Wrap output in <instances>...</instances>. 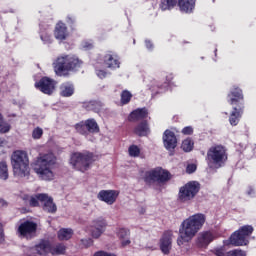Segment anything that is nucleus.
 Instances as JSON below:
<instances>
[{
	"instance_id": "nucleus-1",
	"label": "nucleus",
	"mask_w": 256,
	"mask_h": 256,
	"mask_svg": "<svg viewBox=\"0 0 256 256\" xmlns=\"http://www.w3.org/2000/svg\"><path fill=\"white\" fill-rule=\"evenodd\" d=\"M205 221H207V217L205 214L197 213L186 220H184L179 228V237L177 238V245L181 247L184 243H189L193 237L203 229L205 225Z\"/></svg>"
},
{
	"instance_id": "nucleus-2",
	"label": "nucleus",
	"mask_w": 256,
	"mask_h": 256,
	"mask_svg": "<svg viewBox=\"0 0 256 256\" xmlns=\"http://www.w3.org/2000/svg\"><path fill=\"white\" fill-rule=\"evenodd\" d=\"M57 163V157L53 153L40 154L34 161L33 169L42 181H53L55 172L53 167Z\"/></svg>"
},
{
	"instance_id": "nucleus-3",
	"label": "nucleus",
	"mask_w": 256,
	"mask_h": 256,
	"mask_svg": "<svg viewBox=\"0 0 256 256\" xmlns=\"http://www.w3.org/2000/svg\"><path fill=\"white\" fill-rule=\"evenodd\" d=\"M66 247L63 244H56L51 247V243L47 240H41L34 246H24L23 253L26 256H47L49 253L52 255H63Z\"/></svg>"
},
{
	"instance_id": "nucleus-4",
	"label": "nucleus",
	"mask_w": 256,
	"mask_h": 256,
	"mask_svg": "<svg viewBox=\"0 0 256 256\" xmlns=\"http://www.w3.org/2000/svg\"><path fill=\"white\" fill-rule=\"evenodd\" d=\"M11 165L14 177L23 179L29 177L31 169L29 168V154L23 150H16L11 155Z\"/></svg>"
},
{
	"instance_id": "nucleus-5",
	"label": "nucleus",
	"mask_w": 256,
	"mask_h": 256,
	"mask_svg": "<svg viewBox=\"0 0 256 256\" xmlns=\"http://www.w3.org/2000/svg\"><path fill=\"white\" fill-rule=\"evenodd\" d=\"M83 62L73 55H63L54 62V71L56 75L63 77L67 75V71H75L79 69Z\"/></svg>"
},
{
	"instance_id": "nucleus-6",
	"label": "nucleus",
	"mask_w": 256,
	"mask_h": 256,
	"mask_svg": "<svg viewBox=\"0 0 256 256\" xmlns=\"http://www.w3.org/2000/svg\"><path fill=\"white\" fill-rule=\"evenodd\" d=\"M206 161L210 169H221L227 161V150L221 145L210 147L207 151Z\"/></svg>"
},
{
	"instance_id": "nucleus-7",
	"label": "nucleus",
	"mask_w": 256,
	"mask_h": 256,
	"mask_svg": "<svg viewBox=\"0 0 256 256\" xmlns=\"http://www.w3.org/2000/svg\"><path fill=\"white\" fill-rule=\"evenodd\" d=\"M253 233V226L245 225L235 231L228 240L224 241V245H233L234 247H243L249 244V237Z\"/></svg>"
},
{
	"instance_id": "nucleus-8",
	"label": "nucleus",
	"mask_w": 256,
	"mask_h": 256,
	"mask_svg": "<svg viewBox=\"0 0 256 256\" xmlns=\"http://www.w3.org/2000/svg\"><path fill=\"white\" fill-rule=\"evenodd\" d=\"M91 163H93V154L89 152H76L72 154L70 158V165H72L76 171H81L82 173H85V171L89 169Z\"/></svg>"
},
{
	"instance_id": "nucleus-9",
	"label": "nucleus",
	"mask_w": 256,
	"mask_h": 256,
	"mask_svg": "<svg viewBox=\"0 0 256 256\" xmlns=\"http://www.w3.org/2000/svg\"><path fill=\"white\" fill-rule=\"evenodd\" d=\"M171 179V173L163 168H155L145 173L144 181L148 185L151 183H167Z\"/></svg>"
},
{
	"instance_id": "nucleus-10",
	"label": "nucleus",
	"mask_w": 256,
	"mask_h": 256,
	"mask_svg": "<svg viewBox=\"0 0 256 256\" xmlns=\"http://www.w3.org/2000/svg\"><path fill=\"white\" fill-rule=\"evenodd\" d=\"M199 189H201L199 182L190 181L180 188L179 199L182 201V203L191 201V199H194L195 195L199 193Z\"/></svg>"
},
{
	"instance_id": "nucleus-11",
	"label": "nucleus",
	"mask_w": 256,
	"mask_h": 256,
	"mask_svg": "<svg viewBox=\"0 0 256 256\" xmlns=\"http://www.w3.org/2000/svg\"><path fill=\"white\" fill-rule=\"evenodd\" d=\"M17 233L22 239H33L37 235V223L25 220L18 226Z\"/></svg>"
},
{
	"instance_id": "nucleus-12",
	"label": "nucleus",
	"mask_w": 256,
	"mask_h": 256,
	"mask_svg": "<svg viewBox=\"0 0 256 256\" xmlns=\"http://www.w3.org/2000/svg\"><path fill=\"white\" fill-rule=\"evenodd\" d=\"M160 250L164 255H169L171 253V249L173 247V231L168 230L165 231L160 238Z\"/></svg>"
},
{
	"instance_id": "nucleus-13",
	"label": "nucleus",
	"mask_w": 256,
	"mask_h": 256,
	"mask_svg": "<svg viewBox=\"0 0 256 256\" xmlns=\"http://www.w3.org/2000/svg\"><path fill=\"white\" fill-rule=\"evenodd\" d=\"M117 197H119V191L117 190H101L97 194V199L106 203V205H113L117 201Z\"/></svg>"
},
{
	"instance_id": "nucleus-14",
	"label": "nucleus",
	"mask_w": 256,
	"mask_h": 256,
	"mask_svg": "<svg viewBox=\"0 0 256 256\" xmlns=\"http://www.w3.org/2000/svg\"><path fill=\"white\" fill-rule=\"evenodd\" d=\"M36 89H39L45 95H51L55 91V81L50 78L44 77L40 79L38 83L35 84Z\"/></svg>"
},
{
	"instance_id": "nucleus-15",
	"label": "nucleus",
	"mask_w": 256,
	"mask_h": 256,
	"mask_svg": "<svg viewBox=\"0 0 256 256\" xmlns=\"http://www.w3.org/2000/svg\"><path fill=\"white\" fill-rule=\"evenodd\" d=\"M38 199L42 203L43 211L46 213H56L57 205L53 203V198L49 197L47 194H39Z\"/></svg>"
},
{
	"instance_id": "nucleus-16",
	"label": "nucleus",
	"mask_w": 256,
	"mask_h": 256,
	"mask_svg": "<svg viewBox=\"0 0 256 256\" xmlns=\"http://www.w3.org/2000/svg\"><path fill=\"white\" fill-rule=\"evenodd\" d=\"M163 143L167 151H173L177 147V136L171 130H166L163 134Z\"/></svg>"
},
{
	"instance_id": "nucleus-17",
	"label": "nucleus",
	"mask_w": 256,
	"mask_h": 256,
	"mask_svg": "<svg viewBox=\"0 0 256 256\" xmlns=\"http://www.w3.org/2000/svg\"><path fill=\"white\" fill-rule=\"evenodd\" d=\"M215 238V233L211 231H203L199 233L196 243L198 247H208L210 243H213V241H215Z\"/></svg>"
},
{
	"instance_id": "nucleus-18",
	"label": "nucleus",
	"mask_w": 256,
	"mask_h": 256,
	"mask_svg": "<svg viewBox=\"0 0 256 256\" xmlns=\"http://www.w3.org/2000/svg\"><path fill=\"white\" fill-rule=\"evenodd\" d=\"M54 36L55 39H57L58 41H65V39L69 37V32L67 31V26L65 25V23L58 22L56 24Z\"/></svg>"
},
{
	"instance_id": "nucleus-19",
	"label": "nucleus",
	"mask_w": 256,
	"mask_h": 256,
	"mask_svg": "<svg viewBox=\"0 0 256 256\" xmlns=\"http://www.w3.org/2000/svg\"><path fill=\"white\" fill-rule=\"evenodd\" d=\"M116 235L118 239L121 242L122 247H127L128 245H131V232L127 228H119L116 230Z\"/></svg>"
},
{
	"instance_id": "nucleus-20",
	"label": "nucleus",
	"mask_w": 256,
	"mask_h": 256,
	"mask_svg": "<svg viewBox=\"0 0 256 256\" xmlns=\"http://www.w3.org/2000/svg\"><path fill=\"white\" fill-rule=\"evenodd\" d=\"M105 231V222L101 220L94 221L91 226V235L94 239H99Z\"/></svg>"
},
{
	"instance_id": "nucleus-21",
	"label": "nucleus",
	"mask_w": 256,
	"mask_h": 256,
	"mask_svg": "<svg viewBox=\"0 0 256 256\" xmlns=\"http://www.w3.org/2000/svg\"><path fill=\"white\" fill-rule=\"evenodd\" d=\"M104 64L108 69H119L121 62H119L117 55L106 54L104 56Z\"/></svg>"
},
{
	"instance_id": "nucleus-22",
	"label": "nucleus",
	"mask_w": 256,
	"mask_h": 256,
	"mask_svg": "<svg viewBox=\"0 0 256 256\" xmlns=\"http://www.w3.org/2000/svg\"><path fill=\"white\" fill-rule=\"evenodd\" d=\"M147 115H149V112L146 108H138L131 112L128 119L133 122L142 121V119H147Z\"/></svg>"
},
{
	"instance_id": "nucleus-23",
	"label": "nucleus",
	"mask_w": 256,
	"mask_h": 256,
	"mask_svg": "<svg viewBox=\"0 0 256 256\" xmlns=\"http://www.w3.org/2000/svg\"><path fill=\"white\" fill-rule=\"evenodd\" d=\"M178 6L182 13H193L195 0H178Z\"/></svg>"
},
{
	"instance_id": "nucleus-24",
	"label": "nucleus",
	"mask_w": 256,
	"mask_h": 256,
	"mask_svg": "<svg viewBox=\"0 0 256 256\" xmlns=\"http://www.w3.org/2000/svg\"><path fill=\"white\" fill-rule=\"evenodd\" d=\"M243 99V92L239 88H234L230 94H228V102L230 105H235Z\"/></svg>"
},
{
	"instance_id": "nucleus-25",
	"label": "nucleus",
	"mask_w": 256,
	"mask_h": 256,
	"mask_svg": "<svg viewBox=\"0 0 256 256\" xmlns=\"http://www.w3.org/2000/svg\"><path fill=\"white\" fill-rule=\"evenodd\" d=\"M75 93V87L73 84L66 82L60 86L61 97H71Z\"/></svg>"
},
{
	"instance_id": "nucleus-26",
	"label": "nucleus",
	"mask_w": 256,
	"mask_h": 256,
	"mask_svg": "<svg viewBox=\"0 0 256 256\" xmlns=\"http://www.w3.org/2000/svg\"><path fill=\"white\" fill-rule=\"evenodd\" d=\"M134 133L136 135H139V137H145L149 135L150 130H149V124L147 123V121H143L140 124H138L134 129Z\"/></svg>"
},
{
	"instance_id": "nucleus-27",
	"label": "nucleus",
	"mask_w": 256,
	"mask_h": 256,
	"mask_svg": "<svg viewBox=\"0 0 256 256\" xmlns=\"http://www.w3.org/2000/svg\"><path fill=\"white\" fill-rule=\"evenodd\" d=\"M59 241H69L73 237V229L71 228H61L58 233Z\"/></svg>"
},
{
	"instance_id": "nucleus-28",
	"label": "nucleus",
	"mask_w": 256,
	"mask_h": 256,
	"mask_svg": "<svg viewBox=\"0 0 256 256\" xmlns=\"http://www.w3.org/2000/svg\"><path fill=\"white\" fill-rule=\"evenodd\" d=\"M85 123L88 133H99V124H97L95 119H88Z\"/></svg>"
},
{
	"instance_id": "nucleus-29",
	"label": "nucleus",
	"mask_w": 256,
	"mask_h": 256,
	"mask_svg": "<svg viewBox=\"0 0 256 256\" xmlns=\"http://www.w3.org/2000/svg\"><path fill=\"white\" fill-rule=\"evenodd\" d=\"M241 110H238L237 107L233 108L232 113L230 114V125H237L239 123V120L241 119Z\"/></svg>"
},
{
	"instance_id": "nucleus-30",
	"label": "nucleus",
	"mask_w": 256,
	"mask_h": 256,
	"mask_svg": "<svg viewBox=\"0 0 256 256\" xmlns=\"http://www.w3.org/2000/svg\"><path fill=\"white\" fill-rule=\"evenodd\" d=\"M0 179L1 181H7L9 179V166H7V162H0Z\"/></svg>"
},
{
	"instance_id": "nucleus-31",
	"label": "nucleus",
	"mask_w": 256,
	"mask_h": 256,
	"mask_svg": "<svg viewBox=\"0 0 256 256\" xmlns=\"http://www.w3.org/2000/svg\"><path fill=\"white\" fill-rule=\"evenodd\" d=\"M177 5V0H162L160 4V9L162 11H167L173 9Z\"/></svg>"
},
{
	"instance_id": "nucleus-32",
	"label": "nucleus",
	"mask_w": 256,
	"mask_h": 256,
	"mask_svg": "<svg viewBox=\"0 0 256 256\" xmlns=\"http://www.w3.org/2000/svg\"><path fill=\"white\" fill-rule=\"evenodd\" d=\"M193 145V140L187 138L182 142L181 149H183L185 153H189V151H193Z\"/></svg>"
},
{
	"instance_id": "nucleus-33",
	"label": "nucleus",
	"mask_w": 256,
	"mask_h": 256,
	"mask_svg": "<svg viewBox=\"0 0 256 256\" xmlns=\"http://www.w3.org/2000/svg\"><path fill=\"white\" fill-rule=\"evenodd\" d=\"M75 129L77 133H80V135H89L86 122H80L76 124Z\"/></svg>"
},
{
	"instance_id": "nucleus-34",
	"label": "nucleus",
	"mask_w": 256,
	"mask_h": 256,
	"mask_svg": "<svg viewBox=\"0 0 256 256\" xmlns=\"http://www.w3.org/2000/svg\"><path fill=\"white\" fill-rule=\"evenodd\" d=\"M11 131V125L3 121V115L0 114V133H9Z\"/></svg>"
},
{
	"instance_id": "nucleus-35",
	"label": "nucleus",
	"mask_w": 256,
	"mask_h": 256,
	"mask_svg": "<svg viewBox=\"0 0 256 256\" xmlns=\"http://www.w3.org/2000/svg\"><path fill=\"white\" fill-rule=\"evenodd\" d=\"M131 97H133L131 92H129L127 90H124L121 93V103H122V105H127V103H129V101H131Z\"/></svg>"
},
{
	"instance_id": "nucleus-36",
	"label": "nucleus",
	"mask_w": 256,
	"mask_h": 256,
	"mask_svg": "<svg viewBox=\"0 0 256 256\" xmlns=\"http://www.w3.org/2000/svg\"><path fill=\"white\" fill-rule=\"evenodd\" d=\"M128 153L130 157H139V155L141 154V149H139L137 145H132L129 147Z\"/></svg>"
},
{
	"instance_id": "nucleus-37",
	"label": "nucleus",
	"mask_w": 256,
	"mask_h": 256,
	"mask_svg": "<svg viewBox=\"0 0 256 256\" xmlns=\"http://www.w3.org/2000/svg\"><path fill=\"white\" fill-rule=\"evenodd\" d=\"M30 207H38L39 206V194L35 196H31L29 200Z\"/></svg>"
},
{
	"instance_id": "nucleus-38",
	"label": "nucleus",
	"mask_w": 256,
	"mask_h": 256,
	"mask_svg": "<svg viewBox=\"0 0 256 256\" xmlns=\"http://www.w3.org/2000/svg\"><path fill=\"white\" fill-rule=\"evenodd\" d=\"M40 39L41 41H43V43L47 44V43H51V35H49L48 32H40Z\"/></svg>"
},
{
	"instance_id": "nucleus-39",
	"label": "nucleus",
	"mask_w": 256,
	"mask_h": 256,
	"mask_svg": "<svg viewBox=\"0 0 256 256\" xmlns=\"http://www.w3.org/2000/svg\"><path fill=\"white\" fill-rule=\"evenodd\" d=\"M32 137L34 139H39L40 137H43V129L42 128H35L33 131H32Z\"/></svg>"
},
{
	"instance_id": "nucleus-40",
	"label": "nucleus",
	"mask_w": 256,
	"mask_h": 256,
	"mask_svg": "<svg viewBox=\"0 0 256 256\" xmlns=\"http://www.w3.org/2000/svg\"><path fill=\"white\" fill-rule=\"evenodd\" d=\"M226 256H245V253L242 250H232L227 252Z\"/></svg>"
},
{
	"instance_id": "nucleus-41",
	"label": "nucleus",
	"mask_w": 256,
	"mask_h": 256,
	"mask_svg": "<svg viewBox=\"0 0 256 256\" xmlns=\"http://www.w3.org/2000/svg\"><path fill=\"white\" fill-rule=\"evenodd\" d=\"M96 75L100 79H105V77H107V72H105V70H99V68L96 66Z\"/></svg>"
},
{
	"instance_id": "nucleus-42",
	"label": "nucleus",
	"mask_w": 256,
	"mask_h": 256,
	"mask_svg": "<svg viewBox=\"0 0 256 256\" xmlns=\"http://www.w3.org/2000/svg\"><path fill=\"white\" fill-rule=\"evenodd\" d=\"M83 247H91L93 245V240L91 238H86L81 240Z\"/></svg>"
},
{
	"instance_id": "nucleus-43",
	"label": "nucleus",
	"mask_w": 256,
	"mask_h": 256,
	"mask_svg": "<svg viewBox=\"0 0 256 256\" xmlns=\"http://www.w3.org/2000/svg\"><path fill=\"white\" fill-rule=\"evenodd\" d=\"M82 47L85 51H89V49H93V43L91 41H85L82 43Z\"/></svg>"
},
{
	"instance_id": "nucleus-44",
	"label": "nucleus",
	"mask_w": 256,
	"mask_h": 256,
	"mask_svg": "<svg viewBox=\"0 0 256 256\" xmlns=\"http://www.w3.org/2000/svg\"><path fill=\"white\" fill-rule=\"evenodd\" d=\"M197 171V166L195 164H189L186 168V173H195Z\"/></svg>"
},
{
	"instance_id": "nucleus-45",
	"label": "nucleus",
	"mask_w": 256,
	"mask_h": 256,
	"mask_svg": "<svg viewBox=\"0 0 256 256\" xmlns=\"http://www.w3.org/2000/svg\"><path fill=\"white\" fill-rule=\"evenodd\" d=\"M183 135H192L193 134V127L187 126L182 129Z\"/></svg>"
},
{
	"instance_id": "nucleus-46",
	"label": "nucleus",
	"mask_w": 256,
	"mask_h": 256,
	"mask_svg": "<svg viewBox=\"0 0 256 256\" xmlns=\"http://www.w3.org/2000/svg\"><path fill=\"white\" fill-rule=\"evenodd\" d=\"M94 256H117V255L112 253H107L105 251H98L94 254Z\"/></svg>"
},
{
	"instance_id": "nucleus-47",
	"label": "nucleus",
	"mask_w": 256,
	"mask_h": 256,
	"mask_svg": "<svg viewBox=\"0 0 256 256\" xmlns=\"http://www.w3.org/2000/svg\"><path fill=\"white\" fill-rule=\"evenodd\" d=\"M215 255L217 256H227V253H225V249L218 248L215 250Z\"/></svg>"
},
{
	"instance_id": "nucleus-48",
	"label": "nucleus",
	"mask_w": 256,
	"mask_h": 256,
	"mask_svg": "<svg viewBox=\"0 0 256 256\" xmlns=\"http://www.w3.org/2000/svg\"><path fill=\"white\" fill-rule=\"evenodd\" d=\"M5 241V234L3 233V225L0 224V243H3Z\"/></svg>"
},
{
	"instance_id": "nucleus-49",
	"label": "nucleus",
	"mask_w": 256,
	"mask_h": 256,
	"mask_svg": "<svg viewBox=\"0 0 256 256\" xmlns=\"http://www.w3.org/2000/svg\"><path fill=\"white\" fill-rule=\"evenodd\" d=\"M247 195H249V197H255V189L250 186L248 188Z\"/></svg>"
},
{
	"instance_id": "nucleus-50",
	"label": "nucleus",
	"mask_w": 256,
	"mask_h": 256,
	"mask_svg": "<svg viewBox=\"0 0 256 256\" xmlns=\"http://www.w3.org/2000/svg\"><path fill=\"white\" fill-rule=\"evenodd\" d=\"M145 44H146L147 49H153V43H151V41L146 40Z\"/></svg>"
},
{
	"instance_id": "nucleus-51",
	"label": "nucleus",
	"mask_w": 256,
	"mask_h": 256,
	"mask_svg": "<svg viewBox=\"0 0 256 256\" xmlns=\"http://www.w3.org/2000/svg\"><path fill=\"white\" fill-rule=\"evenodd\" d=\"M67 23H75V17H73V16H68L67 17Z\"/></svg>"
},
{
	"instance_id": "nucleus-52",
	"label": "nucleus",
	"mask_w": 256,
	"mask_h": 256,
	"mask_svg": "<svg viewBox=\"0 0 256 256\" xmlns=\"http://www.w3.org/2000/svg\"><path fill=\"white\" fill-rule=\"evenodd\" d=\"M0 207H7V201L0 198Z\"/></svg>"
},
{
	"instance_id": "nucleus-53",
	"label": "nucleus",
	"mask_w": 256,
	"mask_h": 256,
	"mask_svg": "<svg viewBox=\"0 0 256 256\" xmlns=\"http://www.w3.org/2000/svg\"><path fill=\"white\" fill-rule=\"evenodd\" d=\"M5 139L0 138V147H3V145H5Z\"/></svg>"
}]
</instances>
